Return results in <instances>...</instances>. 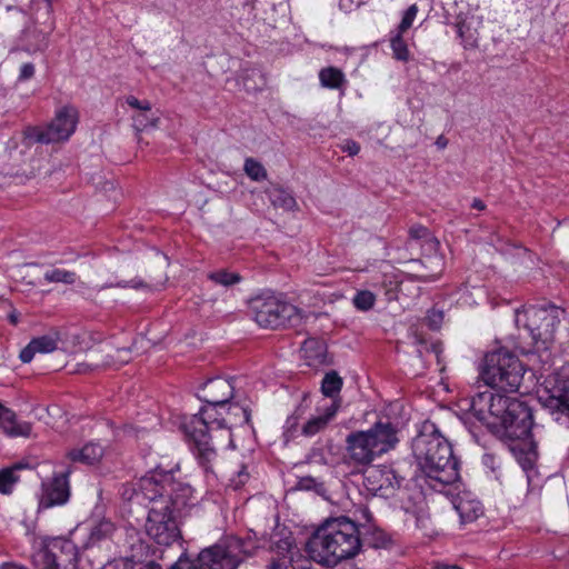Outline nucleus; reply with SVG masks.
I'll return each instance as SVG.
<instances>
[{"mask_svg":"<svg viewBox=\"0 0 569 569\" xmlns=\"http://www.w3.org/2000/svg\"><path fill=\"white\" fill-rule=\"evenodd\" d=\"M3 569H23V568L18 567L16 565H7V566L3 567Z\"/></svg>","mask_w":569,"mask_h":569,"instance_id":"680f3d73","label":"nucleus"},{"mask_svg":"<svg viewBox=\"0 0 569 569\" xmlns=\"http://www.w3.org/2000/svg\"><path fill=\"white\" fill-rule=\"evenodd\" d=\"M316 485H317V482L312 477H302V478H300L297 486L299 489L310 490V489L315 488Z\"/></svg>","mask_w":569,"mask_h":569,"instance_id":"864d4df0","label":"nucleus"},{"mask_svg":"<svg viewBox=\"0 0 569 569\" xmlns=\"http://www.w3.org/2000/svg\"><path fill=\"white\" fill-rule=\"evenodd\" d=\"M436 569H462L455 565H446V563H439L436 566Z\"/></svg>","mask_w":569,"mask_h":569,"instance_id":"4d7b16f0","label":"nucleus"},{"mask_svg":"<svg viewBox=\"0 0 569 569\" xmlns=\"http://www.w3.org/2000/svg\"><path fill=\"white\" fill-rule=\"evenodd\" d=\"M252 309L256 322L268 329L284 328L298 315V309L293 305L276 297L254 299Z\"/></svg>","mask_w":569,"mask_h":569,"instance_id":"9d476101","label":"nucleus"},{"mask_svg":"<svg viewBox=\"0 0 569 569\" xmlns=\"http://www.w3.org/2000/svg\"><path fill=\"white\" fill-rule=\"evenodd\" d=\"M104 450L99 443L88 442L81 449H71L68 451L67 457L73 462L92 466L100 462Z\"/></svg>","mask_w":569,"mask_h":569,"instance_id":"4be33fe9","label":"nucleus"},{"mask_svg":"<svg viewBox=\"0 0 569 569\" xmlns=\"http://www.w3.org/2000/svg\"><path fill=\"white\" fill-rule=\"evenodd\" d=\"M228 415L229 416H240L241 415V421L240 423H248L250 421V411L248 408L239 407L238 405L229 406L228 408Z\"/></svg>","mask_w":569,"mask_h":569,"instance_id":"de8ad7c7","label":"nucleus"},{"mask_svg":"<svg viewBox=\"0 0 569 569\" xmlns=\"http://www.w3.org/2000/svg\"><path fill=\"white\" fill-rule=\"evenodd\" d=\"M81 367H83V369H78L77 371L78 372H86V370L88 369V366L87 365H81Z\"/></svg>","mask_w":569,"mask_h":569,"instance_id":"e2e57ef3","label":"nucleus"},{"mask_svg":"<svg viewBox=\"0 0 569 569\" xmlns=\"http://www.w3.org/2000/svg\"><path fill=\"white\" fill-rule=\"evenodd\" d=\"M126 102L128 106H130L133 109H137L139 112H150L151 111V103L148 100H139L134 96H128L126 98Z\"/></svg>","mask_w":569,"mask_h":569,"instance_id":"a18cd8bd","label":"nucleus"},{"mask_svg":"<svg viewBox=\"0 0 569 569\" xmlns=\"http://www.w3.org/2000/svg\"><path fill=\"white\" fill-rule=\"evenodd\" d=\"M402 480L391 469L368 466L363 470L362 485L369 493L389 498L400 488Z\"/></svg>","mask_w":569,"mask_h":569,"instance_id":"ddd939ff","label":"nucleus"},{"mask_svg":"<svg viewBox=\"0 0 569 569\" xmlns=\"http://www.w3.org/2000/svg\"><path fill=\"white\" fill-rule=\"evenodd\" d=\"M138 497L151 503L144 523L147 536L157 545L170 547L182 539L178 513L192 498V488L174 479L172 472L156 470L139 479Z\"/></svg>","mask_w":569,"mask_h":569,"instance_id":"f03ea898","label":"nucleus"},{"mask_svg":"<svg viewBox=\"0 0 569 569\" xmlns=\"http://www.w3.org/2000/svg\"><path fill=\"white\" fill-rule=\"evenodd\" d=\"M134 129L140 132L150 127H156L159 118L149 116V112H139L132 117Z\"/></svg>","mask_w":569,"mask_h":569,"instance_id":"4c0bfd02","label":"nucleus"},{"mask_svg":"<svg viewBox=\"0 0 569 569\" xmlns=\"http://www.w3.org/2000/svg\"><path fill=\"white\" fill-rule=\"evenodd\" d=\"M512 401L516 398L486 390L471 398L470 410L498 438L499 427L506 421Z\"/></svg>","mask_w":569,"mask_h":569,"instance_id":"1a4fd4ad","label":"nucleus"},{"mask_svg":"<svg viewBox=\"0 0 569 569\" xmlns=\"http://www.w3.org/2000/svg\"><path fill=\"white\" fill-rule=\"evenodd\" d=\"M437 146H438L439 148H442V149H443V148H446V146H447V140H446L443 137H439V138H438V140H437Z\"/></svg>","mask_w":569,"mask_h":569,"instance_id":"13d9d810","label":"nucleus"},{"mask_svg":"<svg viewBox=\"0 0 569 569\" xmlns=\"http://www.w3.org/2000/svg\"><path fill=\"white\" fill-rule=\"evenodd\" d=\"M1 303L3 306H8L11 309L10 313L8 315V319L10 321V323L13 326L18 325L19 313L17 312V310L14 308H12L11 303H9L7 300H3Z\"/></svg>","mask_w":569,"mask_h":569,"instance_id":"5fc2aeb1","label":"nucleus"},{"mask_svg":"<svg viewBox=\"0 0 569 569\" xmlns=\"http://www.w3.org/2000/svg\"><path fill=\"white\" fill-rule=\"evenodd\" d=\"M253 542L227 537L214 546L203 549L194 560L180 557L171 569H236L251 556Z\"/></svg>","mask_w":569,"mask_h":569,"instance_id":"423d86ee","label":"nucleus"},{"mask_svg":"<svg viewBox=\"0 0 569 569\" xmlns=\"http://www.w3.org/2000/svg\"><path fill=\"white\" fill-rule=\"evenodd\" d=\"M233 386L229 379L224 378H212L208 380L201 388L199 399L208 405L224 406L233 397Z\"/></svg>","mask_w":569,"mask_h":569,"instance_id":"2eb2a0df","label":"nucleus"},{"mask_svg":"<svg viewBox=\"0 0 569 569\" xmlns=\"http://www.w3.org/2000/svg\"><path fill=\"white\" fill-rule=\"evenodd\" d=\"M355 307L361 311H368L373 308L376 296L369 290H361L352 299Z\"/></svg>","mask_w":569,"mask_h":569,"instance_id":"c9c22d12","label":"nucleus"},{"mask_svg":"<svg viewBox=\"0 0 569 569\" xmlns=\"http://www.w3.org/2000/svg\"><path fill=\"white\" fill-rule=\"evenodd\" d=\"M69 475L70 470H67L60 475H56L50 482L43 485L40 507L51 508L68 501L70 496Z\"/></svg>","mask_w":569,"mask_h":569,"instance_id":"dca6fc26","label":"nucleus"},{"mask_svg":"<svg viewBox=\"0 0 569 569\" xmlns=\"http://www.w3.org/2000/svg\"><path fill=\"white\" fill-rule=\"evenodd\" d=\"M50 550L54 553L58 562L61 566H70V569H76L77 562V547L76 545L66 538L57 537L48 541Z\"/></svg>","mask_w":569,"mask_h":569,"instance_id":"aec40b11","label":"nucleus"},{"mask_svg":"<svg viewBox=\"0 0 569 569\" xmlns=\"http://www.w3.org/2000/svg\"><path fill=\"white\" fill-rule=\"evenodd\" d=\"M342 150L347 152L349 156H356L360 151V146L358 142L353 140H347L346 143L342 146Z\"/></svg>","mask_w":569,"mask_h":569,"instance_id":"3c124183","label":"nucleus"},{"mask_svg":"<svg viewBox=\"0 0 569 569\" xmlns=\"http://www.w3.org/2000/svg\"><path fill=\"white\" fill-rule=\"evenodd\" d=\"M480 375L489 387L516 392L523 378V367L516 355L507 349H499L485 356Z\"/></svg>","mask_w":569,"mask_h":569,"instance_id":"0eeeda50","label":"nucleus"},{"mask_svg":"<svg viewBox=\"0 0 569 569\" xmlns=\"http://www.w3.org/2000/svg\"><path fill=\"white\" fill-rule=\"evenodd\" d=\"M268 196L271 203L283 210H292L297 207L295 197L281 187H273L268 190Z\"/></svg>","mask_w":569,"mask_h":569,"instance_id":"a878e982","label":"nucleus"},{"mask_svg":"<svg viewBox=\"0 0 569 569\" xmlns=\"http://www.w3.org/2000/svg\"><path fill=\"white\" fill-rule=\"evenodd\" d=\"M243 170L246 174L254 181L267 179V170L259 161L253 158L246 159Z\"/></svg>","mask_w":569,"mask_h":569,"instance_id":"72a5a7b5","label":"nucleus"},{"mask_svg":"<svg viewBox=\"0 0 569 569\" xmlns=\"http://www.w3.org/2000/svg\"><path fill=\"white\" fill-rule=\"evenodd\" d=\"M319 80L322 87L329 89H339L346 81L343 72L335 67L321 69Z\"/></svg>","mask_w":569,"mask_h":569,"instance_id":"bb28decb","label":"nucleus"},{"mask_svg":"<svg viewBox=\"0 0 569 569\" xmlns=\"http://www.w3.org/2000/svg\"><path fill=\"white\" fill-rule=\"evenodd\" d=\"M33 565L38 569H58L60 568V562L56 558L54 553L50 550L48 542L39 549L32 556Z\"/></svg>","mask_w":569,"mask_h":569,"instance_id":"cd10ccee","label":"nucleus"},{"mask_svg":"<svg viewBox=\"0 0 569 569\" xmlns=\"http://www.w3.org/2000/svg\"><path fill=\"white\" fill-rule=\"evenodd\" d=\"M339 406L336 402H332L330 406H327L322 409L318 410L316 416L310 417L301 427V433L306 437H312L321 431H323L329 422L335 418Z\"/></svg>","mask_w":569,"mask_h":569,"instance_id":"6ab92c4d","label":"nucleus"},{"mask_svg":"<svg viewBox=\"0 0 569 569\" xmlns=\"http://www.w3.org/2000/svg\"><path fill=\"white\" fill-rule=\"evenodd\" d=\"M34 74V66L32 63H24L20 69V80H28Z\"/></svg>","mask_w":569,"mask_h":569,"instance_id":"603ef678","label":"nucleus"},{"mask_svg":"<svg viewBox=\"0 0 569 569\" xmlns=\"http://www.w3.org/2000/svg\"><path fill=\"white\" fill-rule=\"evenodd\" d=\"M409 237L411 240H421L422 246H427L430 251H436L439 247V241L433 237L430 230L422 224H413L409 229Z\"/></svg>","mask_w":569,"mask_h":569,"instance_id":"c85d7f7f","label":"nucleus"},{"mask_svg":"<svg viewBox=\"0 0 569 569\" xmlns=\"http://www.w3.org/2000/svg\"><path fill=\"white\" fill-rule=\"evenodd\" d=\"M342 387V379L336 371L326 373L321 383V391L327 397L339 393Z\"/></svg>","mask_w":569,"mask_h":569,"instance_id":"2f4dec72","label":"nucleus"},{"mask_svg":"<svg viewBox=\"0 0 569 569\" xmlns=\"http://www.w3.org/2000/svg\"><path fill=\"white\" fill-rule=\"evenodd\" d=\"M43 278L50 283L73 284L77 281V273L66 269L50 268L44 272Z\"/></svg>","mask_w":569,"mask_h":569,"instance_id":"c756f323","label":"nucleus"},{"mask_svg":"<svg viewBox=\"0 0 569 569\" xmlns=\"http://www.w3.org/2000/svg\"><path fill=\"white\" fill-rule=\"evenodd\" d=\"M552 417V420L569 428V405H561L555 409H545Z\"/></svg>","mask_w":569,"mask_h":569,"instance_id":"ea45409f","label":"nucleus"},{"mask_svg":"<svg viewBox=\"0 0 569 569\" xmlns=\"http://www.w3.org/2000/svg\"><path fill=\"white\" fill-rule=\"evenodd\" d=\"M130 360L129 349H117L113 355H109L108 359L103 362L104 366H117L127 363Z\"/></svg>","mask_w":569,"mask_h":569,"instance_id":"a19ab883","label":"nucleus"},{"mask_svg":"<svg viewBox=\"0 0 569 569\" xmlns=\"http://www.w3.org/2000/svg\"><path fill=\"white\" fill-rule=\"evenodd\" d=\"M243 83L247 91H257L264 86V78L262 73L257 70L248 71L243 77Z\"/></svg>","mask_w":569,"mask_h":569,"instance_id":"58836bf2","label":"nucleus"},{"mask_svg":"<svg viewBox=\"0 0 569 569\" xmlns=\"http://www.w3.org/2000/svg\"><path fill=\"white\" fill-rule=\"evenodd\" d=\"M0 426L10 437H29L32 430L30 422L18 421L16 413L8 408L2 413Z\"/></svg>","mask_w":569,"mask_h":569,"instance_id":"5701e85b","label":"nucleus"},{"mask_svg":"<svg viewBox=\"0 0 569 569\" xmlns=\"http://www.w3.org/2000/svg\"><path fill=\"white\" fill-rule=\"evenodd\" d=\"M208 279L213 281L217 284H221L224 287H229L241 281V276L237 272H229L224 269L210 272L208 274Z\"/></svg>","mask_w":569,"mask_h":569,"instance_id":"473e14b6","label":"nucleus"},{"mask_svg":"<svg viewBox=\"0 0 569 569\" xmlns=\"http://www.w3.org/2000/svg\"><path fill=\"white\" fill-rule=\"evenodd\" d=\"M505 420L499 427L498 438L501 440L527 439L536 427L532 409L519 399L511 402V409Z\"/></svg>","mask_w":569,"mask_h":569,"instance_id":"9b49d317","label":"nucleus"},{"mask_svg":"<svg viewBox=\"0 0 569 569\" xmlns=\"http://www.w3.org/2000/svg\"><path fill=\"white\" fill-rule=\"evenodd\" d=\"M412 452L431 488L441 490L459 480V463L452 447L433 423H423L412 440Z\"/></svg>","mask_w":569,"mask_h":569,"instance_id":"7ed1b4c3","label":"nucleus"},{"mask_svg":"<svg viewBox=\"0 0 569 569\" xmlns=\"http://www.w3.org/2000/svg\"><path fill=\"white\" fill-rule=\"evenodd\" d=\"M397 443L393 425L378 421L366 431H353L346 437V460L349 465L368 467L377 457L392 450Z\"/></svg>","mask_w":569,"mask_h":569,"instance_id":"39448f33","label":"nucleus"},{"mask_svg":"<svg viewBox=\"0 0 569 569\" xmlns=\"http://www.w3.org/2000/svg\"><path fill=\"white\" fill-rule=\"evenodd\" d=\"M309 557L328 568L353 558L361 548L359 527L346 517L327 520L307 542Z\"/></svg>","mask_w":569,"mask_h":569,"instance_id":"20e7f679","label":"nucleus"},{"mask_svg":"<svg viewBox=\"0 0 569 569\" xmlns=\"http://www.w3.org/2000/svg\"><path fill=\"white\" fill-rule=\"evenodd\" d=\"M138 483H139V480L136 483H132L130 487L124 488V490L122 492V496L124 499H128V500L136 499L139 503H141L142 501L146 500L141 496L138 497L137 493L134 492V489L138 487Z\"/></svg>","mask_w":569,"mask_h":569,"instance_id":"8fccbe9b","label":"nucleus"},{"mask_svg":"<svg viewBox=\"0 0 569 569\" xmlns=\"http://www.w3.org/2000/svg\"><path fill=\"white\" fill-rule=\"evenodd\" d=\"M118 287H121V288H133V289H154L153 286L151 284H148L146 283L143 280L141 279H132L130 281H121L117 284Z\"/></svg>","mask_w":569,"mask_h":569,"instance_id":"09e8293b","label":"nucleus"},{"mask_svg":"<svg viewBox=\"0 0 569 569\" xmlns=\"http://www.w3.org/2000/svg\"><path fill=\"white\" fill-rule=\"evenodd\" d=\"M565 316V310L556 307H531L525 311L526 328L538 349L547 350L556 341V332Z\"/></svg>","mask_w":569,"mask_h":569,"instance_id":"6e6552de","label":"nucleus"},{"mask_svg":"<svg viewBox=\"0 0 569 569\" xmlns=\"http://www.w3.org/2000/svg\"><path fill=\"white\" fill-rule=\"evenodd\" d=\"M410 264H411L412 267H416V266H425V264H423V262H422V261H420V260H412V261H410ZM412 269H413V270H416V268H412Z\"/></svg>","mask_w":569,"mask_h":569,"instance_id":"bf43d9fd","label":"nucleus"},{"mask_svg":"<svg viewBox=\"0 0 569 569\" xmlns=\"http://www.w3.org/2000/svg\"><path fill=\"white\" fill-rule=\"evenodd\" d=\"M425 320L427 322V326L431 330H438L442 323L443 313H442V311H439V310H431L428 312Z\"/></svg>","mask_w":569,"mask_h":569,"instance_id":"49530a36","label":"nucleus"},{"mask_svg":"<svg viewBox=\"0 0 569 569\" xmlns=\"http://www.w3.org/2000/svg\"><path fill=\"white\" fill-rule=\"evenodd\" d=\"M417 12H418V8H417V6H416V4L410 6V7L406 10V12H405V14H403V17H402V19H401V22H400V24L398 26V32H399V33H403V32H406L409 28H411L412 22H413V20H415V18H416V16H417Z\"/></svg>","mask_w":569,"mask_h":569,"instance_id":"79ce46f5","label":"nucleus"},{"mask_svg":"<svg viewBox=\"0 0 569 569\" xmlns=\"http://www.w3.org/2000/svg\"><path fill=\"white\" fill-rule=\"evenodd\" d=\"M59 333L51 332L41 337L33 338L20 352V360L29 363L37 352L49 353L58 349Z\"/></svg>","mask_w":569,"mask_h":569,"instance_id":"a211bd4d","label":"nucleus"},{"mask_svg":"<svg viewBox=\"0 0 569 569\" xmlns=\"http://www.w3.org/2000/svg\"><path fill=\"white\" fill-rule=\"evenodd\" d=\"M429 262H435L439 267H442V260L439 257L429 258ZM441 271H442V268H439L435 272L422 271L417 274V278L420 280H423V281H433L440 276Z\"/></svg>","mask_w":569,"mask_h":569,"instance_id":"c03bdc74","label":"nucleus"},{"mask_svg":"<svg viewBox=\"0 0 569 569\" xmlns=\"http://www.w3.org/2000/svg\"><path fill=\"white\" fill-rule=\"evenodd\" d=\"M469 30L466 22H458L457 23V32L459 37L463 41L465 49H475L478 47L477 39L472 37L471 34L466 36V32Z\"/></svg>","mask_w":569,"mask_h":569,"instance_id":"37998d69","label":"nucleus"},{"mask_svg":"<svg viewBox=\"0 0 569 569\" xmlns=\"http://www.w3.org/2000/svg\"><path fill=\"white\" fill-rule=\"evenodd\" d=\"M471 207L473 209H477V210H485L486 209L485 202L481 199H478V198L473 199V201L471 203Z\"/></svg>","mask_w":569,"mask_h":569,"instance_id":"6e6d98bb","label":"nucleus"},{"mask_svg":"<svg viewBox=\"0 0 569 569\" xmlns=\"http://www.w3.org/2000/svg\"><path fill=\"white\" fill-rule=\"evenodd\" d=\"M301 351L309 365L322 363L326 358L327 348L325 343L317 339H307L302 343Z\"/></svg>","mask_w":569,"mask_h":569,"instance_id":"393cba45","label":"nucleus"},{"mask_svg":"<svg viewBox=\"0 0 569 569\" xmlns=\"http://www.w3.org/2000/svg\"><path fill=\"white\" fill-rule=\"evenodd\" d=\"M79 122V112L73 106H64L56 112L52 121L46 127L36 130V141L40 143H56L68 140L76 131Z\"/></svg>","mask_w":569,"mask_h":569,"instance_id":"f8f14e48","label":"nucleus"},{"mask_svg":"<svg viewBox=\"0 0 569 569\" xmlns=\"http://www.w3.org/2000/svg\"><path fill=\"white\" fill-rule=\"evenodd\" d=\"M116 531L114 523L109 519H100L92 525L86 547L94 546L103 540L111 539Z\"/></svg>","mask_w":569,"mask_h":569,"instance_id":"b1692460","label":"nucleus"},{"mask_svg":"<svg viewBox=\"0 0 569 569\" xmlns=\"http://www.w3.org/2000/svg\"><path fill=\"white\" fill-rule=\"evenodd\" d=\"M149 569H161V566L156 563V562H150L149 563Z\"/></svg>","mask_w":569,"mask_h":569,"instance_id":"052dcab7","label":"nucleus"},{"mask_svg":"<svg viewBox=\"0 0 569 569\" xmlns=\"http://www.w3.org/2000/svg\"><path fill=\"white\" fill-rule=\"evenodd\" d=\"M21 469V466L14 465L10 468L0 470V492L10 493L13 486L18 482L19 477L17 471Z\"/></svg>","mask_w":569,"mask_h":569,"instance_id":"7c9ffc66","label":"nucleus"},{"mask_svg":"<svg viewBox=\"0 0 569 569\" xmlns=\"http://www.w3.org/2000/svg\"><path fill=\"white\" fill-rule=\"evenodd\" d=\"M546 387L539 396L543 409H555L569 405V378L555 377L546 381Z\"/></svg>","mask_w":569,"mask_h":569,"instance_id":"f3484780","label":"nucleus"},{"mask_svg":"<svg viewBox=\"0 0 569 569\" xmlns=\"http://www.w3.org/2000/svg\"><path fill=\"white\" fill-rule=\"evenodd\" d=\"M272 551L274 556L268 569H310V561L299 552L291 538L278 540Z\"/></svg>","mask_w":569,"mask_h":569,"instance_id":"4468645a","label":"nucleus"},{"mask_svg":"<svg viewBox=\"0 0 569 569\" xmlns=\"http://www.w3.org/2000/svg\"><path fill=\"white\" fill-rule=\"evenodd\" d=\"M220 406L208 405L201 408L199 413L193 415L191 419L183 423L186 435L192 442V452L202 469L208 482L220 479L229 480L234 489L244 485L249 479L246 466L238 459V455L233 451H219L213 443L212 432L219 433L229 443H232L229 425H237L236 421L226 418H219L217 409Z\"/></svg>","mask_w":569,"mask_h":569,"instance_id":"f257e3e1","label":"nucleus"},{"mask_svg":"<svg viewBox=\"0 0 569 569\" xmlns=\"http://www.w3.org/2000/svg\"><path fill=\"white\" fill-rule=\"evenodd\" d=\"M300 418H302L301 408H298L292 416L288 417L283 431V438L286 442H289L295 437V432L298 429Z\"/></svg>","mask_w":569,"mask_h":569,"instance_id":"e433bc0d","label":"nucleus"},{"mask_svg":"<svg viewBox=\"0 0 569 569\" xmlns=\"http://www.w3.org/2000/svg\"><path fill=\"white\" fill-rule=\"evenodd\" d=\"M390 46L393 52V57L400 61L409 60V50L406 41L402 38V33L397 32L390 40Z\"/></svg>","mask_w":569,"mask_h":569,"instance_id":"f704fd0d","label":"nucleus"},{"mask_svg":"<svg viewBox=\"0 0 569 569\" xmlns=\"http://www.w3.org/2000/svg\"><path fill=\"white\" fill-rule=\"evenodd\" d=\"M455 508L462 522H471L483 513L480 501L471 499L468 493L458 495L455 501Z\"/></svg>","mask_w":569,"mask_h":569,"instance_id":"412c9836","label":"nucleus"}]
</instances>
